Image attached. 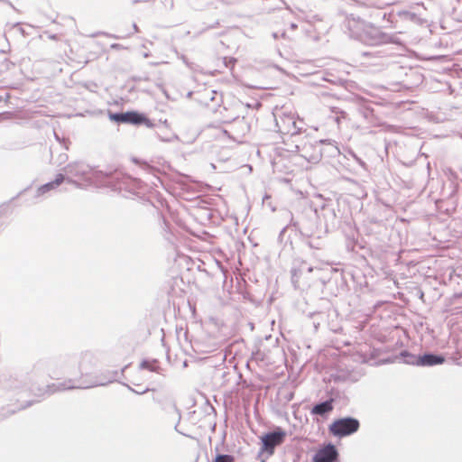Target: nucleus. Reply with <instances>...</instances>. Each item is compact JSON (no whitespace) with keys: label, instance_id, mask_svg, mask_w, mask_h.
<instances>
[{"label":"nucleus","instance_id":"obj_1","mask_svg":"<svg viewBox=\"0 0 462 462\" xmlns=\"http://www.w3.org/2000/svg\"><path fill=\"white\" fill-rule=\"evenodd\" d=\"M359 429V421L353 418H343L335 420L329 426V431L334 436L344 437L350 435Z\"/></svg>","mask_w":462,"mask_h":462},{"label":"nucleus","instance_id":"obj_2","mask_svg":"<svg viewBox=\"0 0 462 462\" xmlns=\"http://www.w3.org/2000/svg\"><path fill=\"white\" fill-rule=\"evenodd\" d=\"M110 119L120 123H128L132 125H150L149 119L143 114L135 111L111 114Z\"/></svg>","mask_w":462,"mask_h":462},{"label":"nucleus","instance_id":"obj_3","mask_svg":"<svg viewBox=\"0 0 462 462\" xmlns=\"http://www.w3.org/2000/svg\"><path fill=\"white\" fill-rule=\"evenodd\" d=\"M285 437V431L281 430L264 435L262 437L263 448L273 454L275 447L281 445L284 441Z\"/></svg>","mask_w":462,"mask_h":462},{"label":"nucleus","instance_id":"obj_4","mask_svg":"<svg viewBox=\"0 0 462 462\" xmlns=\"http://www.w3.org/2000/svg\"><path fill=\"white\" fill-rule=\"evenodd\" d=\"M337 459V451L336 448L328 444L317 451L313 457V462H336Z\"/></svg>","mask_w":462,"mask_h":462},{"label":"nucleus","instance_id":"obj_5","mask_svg":"<svg viewBox=\"0 0 462 462\" xmlns=\"http://www.w3.org/2000/svg\"><path fill=\"white\" fill-rule=\"evenodd\" d=\"M444 357L436 355H424L420 357L419 364L421 365H435L444 362Z\"/></svg>","mask_w":462,"mask_h":462},{"label":"nucleus","instance_id":"obj_6","mask_svg":"<svg viewBox=\"0 0 462 462\" xmlns=\"http://www.w3.org/2000/svg\"><path fill=\"white\" fill-rule=\"evenodd\" d=\"M333 410V400H329L327 402H324L322 403L315 405L312 410V414L317 415H325L327 413H329Z\"/></svg>","mask_w":462,"mask_h":462},{"label":"nucleus","instance_id":"obj_7","mask_svg":"<svg viewBox=\"0 0 462 462\" xmlns=\"http://www.w3.org/2000/svg\"><path fill=\"white\" fill-rule=\"evenodd\" d=\"M63 180H64V176H63V174L60 173L56 176V178L53 181L41 186L39 188L38 191L40 194H44V193L50 191L51 189H53L57 188L58 186H60L63 182Z\"/></svg>","mask_w":462,"mask_h":462},{"label":"nucleus","instance_id":"obj_8","mask_svg":"<svg viewBox=\"0 0 462 462\" xmlns=\"http://www.w3.org/2000/svg\"><path fill=\"white\" fill-rule=\"evenodd\" d=\"M73 388H75V386L67 385L65 383H58V384L53 383V384L48 386V392L50 393H54L56 392L64 391V390H68V389H73Z\"/></svg>","mask_w":462,"mask_h":462},{"label":"nucleus","instance_id":"obj_9","mask_svg":"<svg viewBox=\"0 0 462 462\" xmlns=\"http://www.w3.org/2000/svg\"><path fill=\"white\" fill-rule=\"evenodd\" d=\"M141 367L143 369H148L152 372L157 371V369L159 368L156 361H153V362L143 361L141 364Z\"/></svg>","mask_w":462,"mask_h":462},{"label":"nucleus","instance_id":"obj_10","mask_svg":"<svg viewBox=\"0 0 462 462\" xmlns=\"http://www.w3.org/2000/svg\"><path fill=\"white\" fill-rule=\"evenodd\" d=\"M213 462H234V457L230 455H217Z\"/></svg>","mask_w":462,"mask_h":462}]
</instances>
